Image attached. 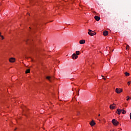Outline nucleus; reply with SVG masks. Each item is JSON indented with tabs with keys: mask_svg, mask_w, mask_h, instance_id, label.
<instances>
[{
	"mask_svg": "<svg viewBox=\"0 0 131 131\" xmlns=\"http://www.w3.org/2000/svg\"><path fill=\"white\" fill-rule=\"evenodd\" d=\"M112 122L113 124H114V125H115V126H117V125L119 124V122L117 121V120H116L115 119H113Z\"/></svg>",
	"mask_w": 131,
	"mask_h": 131,
	"instance_id": "nucleus-1",
	"label": "nucleus"
},
{
	"mask_svg": "<svg viewBox=\"0 0 131 131\" xmlns=\"http://www.w3.org/2000/svg\"><path fill=\"white\" fill-rule=\"evenodd\" d=\"M106 78H108V77H106Z\"/></svg>",
	"mask_w": 131,
	"mask_h": 131,
	"instance_id": "nucleus-30",
	"label": "nucleus"
},
{
	"mask_svg": "<svg viewBox=\"0 0 131 131\" xmlns=\"http://www.w3.org/2000/svg\"><path fill=\"white\" fill-rule=\"evenodd\" d=\"M94 18H95V20H96V21H99L100 20V17L98 16L97 15L95 16Z\"/></svg>",
	"mask_w": 131,
	"mask_h": 131,
	"instance_id": "nucleus-9",
	"label": "nucleus"
},
{
	"mask_svg": "<svg viewBox=\"0 0 131 131\" xmlns=\"http://www.w3.org/2000/svg\"><path fill=\"white\" fill-rule=\"evenodd\" d=\"M79 43L80 45H83L84 43H85V40H80Z\"/></svg>",
	"mask_w": 131,
	"mask_h": 131,
	"instance_id": "nucleus-8",
	"label": "nucleus"
},
{
	"mask_svg": "<svg viewBox=\"0 0 131 131\" xmlns=\"http://www.w3.org/2000/svg\"><path fill=\"white\" fill-rule=\"evenodd\" d=\"M60 120H63V118L60 119Z\"/></svg>",
	"mask_w": 131,
	"mask_h": 131,
	"instance_id": "nucleus-25",
	"label": "nucleus"
},
{
	"mask_svg": "<svg viewBox=\"0 0 131 131\" xmlns=\"http://www.w3.org/2000/svg\"><path fill=\"white\" fill-rule=\"evenodd\" d=\"M16 129H17V128H16L14 129V130H16Z\"/></svg>",
	"mask_w": 131,
	"mask_h": 131,
	"instance_id": "nucleus-28",
	"label": "nucleus"
},
{
	"mask_svg": "<svg viewBox=\"0 0 131 131\" xmlns=\"http://www.w3.org/2000/svg\"><path fill=\"white\" fill-rule=\"evenodd\" d=\"M108 32L107 31H103V34L104 36H106L108 34Z\"/></svg>",
	"mask_w": 131,
	"mask_h": 131,
	"instance_id": "nucleus-10",
	"label": "nucleus"
},
{
	"mask_svg": "<svg viewBox=\"0 0 131 131\" xmlns=\"http://www.w3.org/2000/svg\"><path fill=\"white\" fill-rule=\"evenodd\" d=\"M106 78H108V77H106Z\"/></svg>",
	"mask_w": 131,
	"mask_h": 131,
	"instance_id": "nucleus-31",
	"label": "nucleus"
},
{
	"mask_svg": "<svg viewBox=\"0 0 131 131\" xmlns=\"http://www.w3.org/2000/svg\"><path fill=\"white\" fill-rule=\"evenodd\" d=\"M110 109H111L112 110L113 109H115V106H113V105L111 104V105H110Z\"/></svg>",
	"mask_w": 131,
	"mask_h": 131,
	"instance_id": "nucleus-11",
	"label": "nucleus"
},
{
	"mask_svg": "<svg viewBox=\"0 0 131 131\" xmlns=\"http://www.w3.org/2000/svg\"><path fill=\"white\" fill-rule=\"evenodd\" d=\"M113 105H115V103H113Z\"/></svg>",
	"mask_w": 131,
	"mask_h": 131,
	"instance_id": "nucleus-29",
	"label": "nucleus"
},
{
	"mask_svg": "<svg viewBox=\"0 0 131 131\" xmlns=\"http://www.w3.org/2000/svg\"><path fill=\"white\" fill-rule=\"evenodd\" d=\"M98 116H101V115L99 114V115H98Z\"/></svg>",
	"mask_w": 131,
	"mask_h": 131,
	"instance_id": "nucleus-26",
	"label": "nucleus"
},
{
	"mask_svg": "<svg viewBox=\"0 0 131 131\" xmlns=\"http://www.w3.org/2000/svg\"><path fill=\"white\" fill-rule=\"evenodd\" d=\"M25 41H26V42H27V41H28V39H26L25 40Z\"/></svg>",
	"mask_w": 131,
	"mask_h": 131,
	"instance_id": "nucleus-21",
	"label": "nucleus"
},
{
	"mask_svg": "<svg viewBox=\"0 0 131 131\" xmlns=\"http://www.w3.org/2000/svg\"><path fill=\"white\" fill-rule=\"evenodd\" d=\"M77 95H78V96H79V91L78 92Z\"/></svg>",
	"mask_w": 131,
	"mask_h": 131,
	"instance_id": "nucleus-22",
	"label": "nucleus"
},
{
	"mask_svg": "<svg viewBox=\"0 0 131 131\" xmlns=\"http://www.w3.org/2000/svg\"><path fill=\"white\" fill-rule=\"evenodd\" d=\"M129 48V46L127 45L126 47V49L127 50V48Z\"/></svg>",
	"mask_w": 131,
	"mask_h": 131,
	"instance_id": "nucleus-19",
	"label": "nucleus"
},
{
	"mask_svg": "<svg viewBox=\"0 0 131 131\" xmlns=\"http://www.w3.org/2000/svg\"><path fill=\"white\" fill-rule=\"evenodd\" d=\"M125 75L126 76H129V73H128L127 72H125Z\"/></svg>",
	"mask_w": 131,
	"mask_h": 131,
	"instance_id": "nucleus-16",
	"label": "nucleus"
},
{
	"mask_svg": "<svg viewBox=\"0 0 131 131\" xmlns=\"http://www.w3.org/2000/svg\"><path fill=\"white\" fill-rule=\"evenodd\" d=\"M127 99L126 101H128V100H130V98L129 97V96H127Z\"/></svg>",
	"mask_w": 131,
	"mask_h": 131,
	"instance_id": "nucleus-17",
	"label": "nucleus"
},
{
	"mask_svg": "<svg viewBox=\"0 0 131 131\" xmlns=\"http://www.w3.org/2000/svg\"><path fill=\"white\" fill-rule=\"evenodd\" d=\"M116 93H117V94H120V93H122L123 92V90L122 89H118V88H117L116 89V91H115Z\"/></svg>",
	"mask_w": 131,
	"mask_h": 131,
	"instance_id": "nucleus-3",
	"label": "nucleus"
},
{
	"mask_svg": "<svg viewBox=\"0 0 131 131\" xmlns=\"http://www.w3.org/2000/svg\"><path fill=\"white\" fill-rule=\"evenodd\" d=\"M122 110L119 109V108H118L117 110V111H116V113L117 114H118L119 115H120V114H121V112H122Z\"/></svg>",
	"mask_w": 131,
	"mask_h": 131,
	"instance_id": "nucleus-5",
	"label": "nucleus"
},
{
	"mask_svg": "<svg viewBox=\"0 0 131 131\" xmlns=\"http://www.w3.org/2000/svg\"><path fill=\"white\" fill-rule=\"evenodd\" d=\"M2 36V33L0 32V37Z\"/></svg>",
	"mask_w": 131,
	"mask_h": 131,
	"instance_id": "nucleus-24",
	"label": "nucleus"
},
{
	"mask_svg": "<svg viewBox=\"0 0 131 131\" xmlns=\"http://www.w3.org/2000/svg\"><path fill=\"white\" fill-rule=\"evenodd\" d=\"M77 58H78V56H77V55H76V54L73 53V55H72V58H73L74 60H75L76 59H77Z\"/></svg>",
	"mask_w": 131,
	"mask_h": 131,
	"instance_id": "nucleus-4",
	"label": "nucleus"
},
{
	"mask_svg": "<svg viewBox=\"0 0 131 131\" xmlns=\"http://www.w3.org/2000/svg\"><path fill=\"white\" fill-rule=\"evenodd\" d=\"M30 72V69H28L26 71V73H29Z\"/></svg>",
	"mask_w": 131,
	"mask_h": 131,
	"instance_id": "nucleus-15",
	"label": "nucleus"
},
{
	"mask_svg": "<svg viewBox=\"0 0 131 131\" xmlns=\"http://www.w3.org/2000/svg\"><path fill=\"white\" fill-rule=\"evenodd\" d=\"M121 130H122V129H121Z\"/></svg>",
	"mask_w": 131,
	"mask_h": 131,
	"instance_id": "nucleus-32",
	"label": "nucleus"
},
{
	"mask_svg": "<svg viewBox=\"0 0 131 131\" xmlns=\"http://www.w3.org/2000/svg\"><path fill=\"white\" fill-rule=\"evenodd\" d=\"M90 125H91V126H94V125H95L96 124V123L95 122V121H94V120H92L90 123Z\"/></svg>",
	"mask_w": 131,
	"mask_h": 131,
	"instance_id": "nucleus-7",
	"label": "nucleus"
},
{
	"mask_svg": "<svg viewBox=\"0 0 131 131\" xmlns=\"http://www.w3.org/2000/svg\"><path fill=\"white\" fill-rule=\"evenodd\" d=\"M88 34L91 36H93V35H96V32L92 31V30L90 29L89 30Z\"/></svg>",
	"mask_w": 131,
	"mask_h": 131,
	"instance_id": "nucleus-2",
	"label": "nucleus"
},
{
	"mask_svg": "<svg viewBox=\"0 0 131 131\" xmlns=\"http://www.w3.org/2000/svg\"><path fill=\"white\" fill-rule=\"evenodd\" d=\"M47 79H48L49 81L51 82H52V79H51V77L50 76H47L46 77Z\"/></svg>",
	"mask_w": 131,
	"mask_h": 131,
	"instance_id": "nucleus-12",
	"label": "nucleus"
},
{
	"mask_svg": "<svg viewBox=\"0 0 131 131\" xmlns=\"http://www.w3.org/2000/svg\"><path fill=\"white\" fill-rule=\"evenodd\" d=\"M75 54H76V55L77 56H78V55H80V52L79 51H76V53Z\"/></svg>",
	"mask_w": 131,
	"mask_h": 131,
	"instance_id": "nucleus-14",
	"label": "nucleus"
},
{
	"mask_svg": "<svg viewBox=\"0 0 131 131\" xmlns=\"http://www.w3.org/2000/svg\"><path fill=\"white\" fill-rule=\"evenodd\" d=\"M122 114H125L126 113V111H125L124 110L122 109Z\"/></svg>",
	"mask_w": 131,
	"mask_h": 131,
	"instance_id": "nucleus-13",
	"label": "nucleus"
},
{
	"mask_svg": "<svg viewBox=\"0 0 131 131\" xmlns=\"http://www.w3.org/2000/svg\"><path fill=\"white\" fill-rule=\"evenodd\" d=\"M101 76H102V77H104V76H103V75H102Z\"/></svg>",
	"mask_w": 131,
	"mask_h": 131,
	"instance_id": "nucleus-27",
	"label": "nucleus"
},
{
	"mask_svg": "<svg viewBox=\"0 0 131 131\" xmlns=\"http://www.w3.org/2000/svg\"><path fill=\"white\" fill-rule=\"evenodd\" d=\"M0 37H1L2 39H5V37H4V36L3 35H1Z\"/></svg>",
	"mask_w": 131,
	"mask_h": 131,
	"instance_id": "nucleus-18",
	"label": "nucleus"
},
{
	"mask_svg": "<svg viewBox=\"0 0 131 131\" xmlns=\"http://www.w3.org/2000/svg\"><path fill=\"white\" fill-rule=\"evenodd\" d=\"M9 61L11 62V63H14V62H15V58L11 57L9 59Z\"/></svg>",
	"mask_w": 131,
	"mask_h": 131,
	"instance_id": "nucleus-6",
	"label": "nucleus"
},
{
	"mask_svg": "<svg viewBox=\"0 0 131 131\" xmlns=\"http://www.w3.org/2000/svg\"><path fill=\"white\" fill-rule=\"evenodd\" d=\"M127 84H128V85H129V84H130V81L128 82Z\"/></svg>",
	"mask_w": 131,
	"mask_h": 131,
	"instance_id": "nucleus-20",
	"label": "nucleus"
},
{
	"mask_svg": "<svg viewBox=\"0 0 131 131\" xmlns=\"http://www.w3.org/2000/svg\"><path fill=\"white\" fill-rule=\"evenodd\" d=\"M102 79H104V80H106V78H102Z\"/></svg>",
	"mask_w": 131,
	"mask_h": 131,
	"instance_id": "nucleus-23",
	"label": "nucleus"
}]
</instances>
